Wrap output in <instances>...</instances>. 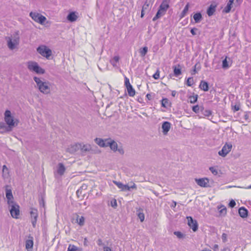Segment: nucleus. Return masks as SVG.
Segmentation results:
<instances>
[{
  "mask_svg": "<svg viewBox=\"0 0 251 251\" xmlns=\"http://www.w3.org/2000/svg\"><path fill=\"white\" fill-rule=\"evenodd\" d=\"M216 5L211 4L208 7L206 10V13L209 17L212 16L214 14L216 11Z\"/></svg>",
  "mask_w": 251,
  "mask_h": 251,
  "instance_id": "aec40b11",
  "label": "nucleus"
},
{
  "mask_svg": "<svg viewBox=\"0 0 251 251\" xmlns=\"http://www.w3.org/2000/svg\"><path fill=\"white\" fill-rule=\"evenodd\" d=\"M76 220L77 223L80 226H82L84 225L85 218L83 216H79L77 215Z\"/></svg>",
  "mask_w": 251,
  "mask_h": 251,
  "instance_id": "2f4dec72",
  "label": "nucleus"
},
{
  "mask_svg": "<svg viewBox=\"0 0 251 251\" xmlns=\"http://www.w3.org/2000/svg\"><path fill=\"white\" fill-rule=\"evenodd\" d=\"M189 8V3H187L185 5L184 9H183L181 13H180V18L181 19L183 18V17H184L185 16V15H186L188 11Z\"/></svg>",
  "mask_w": 251,
  "mask_h": 251,
  "instance_id": "bb28decb",
  "label": "nucleus"
},
{
  "mask_svg": "<svg viewBox=\"0 0 251 251\" xmlns=\"http://www.w3.org/2000/svg\"><path fill=\"white\" fill-rule=\"evenodd\" d=\"M138 217L140 220V221L141 222H143L144 221L145 219V215L144 214L143 212H139L138 213Z\"/></svg>",
  "mask_w": 251,
  "mask_h": 251,
  "instance_id": "c03bdc74",
  "label": "nucleus"
},
{
  "mask_svg": "<svg viewBox=\"0 0 251 251\" xmlns=\"http://www.w3.org/2000/svg\"><path fill=\"white\" fill-rule=\"evenodd\" d=\"M232 146L230 143H226L222 150L218 152V154L222 157H225L231 150Z\"/></svg>",
  "mask_w": 251,
  "mask_h": 251,
  "instance_id": "0eeeda50",
  "label": "nucleus"
},
{
  "mask_svg": "<svg viewBox=\"0 0 251 251\" xmlns=\"http://www.w3.org/2000/svg\"><path fill=\"white\" fill-rule=\"evenodd\" d=\"M151 0H146L142 6L141 17L143 18L146 12H148L151 8Z\"/></svg>",
  "mask_w": 251,
  "mask_h": 251,
  "instance_id": "f8f14e48",
  "label": "nucleus"
},
{
  "mask_svg": "<svg viewBox=\"0 0 251 251\" xmlns=\"http://www.w3.org/2000/svg\"><path fill=\"white\" fill-rule=\"evenodd\" d=\"M199 88L205 92L208 91L209 89V84L206 81L201 80L199 85Z\"/></svg>",
  "mask_w": 251,
  "mask_h": 251,
  "instance_id": "412c9836",
  "label": "nucleus"
},
{
  "mask_svg": "<svg viewBox=\"0 0 251 251\" xmlns=\"http://www.w3.org/2000/svg\"><path fill=\"white\" fill-rule=\"evenodd\" d=\"M119 57L118 56H114L113 58L110 60L111 64L114 66H116L118 62L119 61Z\"/></svg>",
  "mask_w": 251,
  "mask_h": 251,
  "instance_id": "f704fd0d",
  "label": "nucleus"
},
{
  "mask_svg": "<svg viewBox=\"0 0 251 251\" xmlns=\"http://www.w3.org/2000/svg\"><path fill=\"white\" fill-rule=\"evenodd\" d=\"M33 79L41 92L48 94L50 92V88L47 82L42 81L39 77L37 76H34Z\"/></svg>",
  "mask_w": 251,
  "mask_h": 251,
  "instance_id": "f03ea898",
  "label": "nucleus"
},
{
  "mask_svg": "<svg viewBox=\"0 0 251 251\" xmlns=\"http://www.w3.org/2000/svg\"><path fill=\"white\" fill-rule=\"evenodd\" d=\"M174 75L176 77H177L180 75L181 72V68L180 67V65L178 64L177 65H174L173 66Z\"/></svg>",
  "mask_w": 251,
  "mask_h": 251,
  "instance_id": "6ab92c4d",
  "label": "nucleus"
},
{
  "mask_svg": "<svg viewBox=\"0 0 251 251\" xmlns=\"http://www.w3.org/2000/svg\"><path fill=\"white\" fill-rule=\"evenodd\" d=\"M97 243L99 246L102 247L103 248V251H112L110 248L104 245L101 239H99L97 241Z\"/></svg>",
  "mask_w": 251,
  "mask_h": 251,
  "instance_id": "a878e982",
  "label": "nucleus"
},
{
  "mask_svg": "<svg viewBox=\"0 0 251 251\" xmlns=\"http://www.w3.org/2000/svg\"><path fill=\"white\" fill-rule=\"evenodd\" d=\"M174 234L177 236L179 239L182 238L184 237V235L180 231H175Z\"/></svg>",
  "mask_w": 251,
  "mask_h": 251,
  "instance_id": "a18cd8bd",
  "label": "nucleus"
},
{
  "mask_svg": "<svg viewBox=\"0 0 251 251\" xmlns=\"http://www.w3.org/2000/svg\"><path fill=\"white\" fill-rule=\"evenodd\" d=\"M130 187L127 184H124L123 188L122 191H130Z\"/></svg>",
  "mask_w": 251,
  "mask_h": 251,
  "instance_id": "864d4df0",
  "label": "nucleus"
},
{
  "mask_svg": "<svg viewBox=\"0 0 251 251\" xmlns=\"http://www.w3.org/2000/svg\"><path fill=\"white\" fill-rule=\"evenodd\" d=\"M110 205L112 207L116 208L117 206V201L115 199H113L110 201Z\"/></svg>",
  "mask_w": 251,
  "mask_h": 251,
  "instance_id": "09e8293b",
  "label": "nucleus"
},
{
  "mask_svg": "<svg viewBox=\"0 0 251 251\" xmlns=\"http://www.w3.org/2000/svg\"><path fill=\"white\" fill-rule=\"evenodd\" d=\"M9 176V169L5 165L2 166V177L4 178H7Z\"/></svg>",
  "mask_w": 251,
  "mask_h": 251,
  "instance_id": "393cba45",
  "label": "nucleus"
},
{
  "mask_svg": "<svg viewBox=\"0 0 251 251\" xmlns=\"http://www.w3.org/2000/svg\"><path fill=\"white\" fill-rule=\"evenodd\" d=\"M78 17L75 11L70 12L67 16V20L70 22H74L76 21Z\"/></svg>",
  "mask_w": 251,
  "mask_h": 251,
  "instance_id": "a211bd4d",
  "label": "nucleus"
},
{
  "mask_svg": "<svg viewBox=\"0 0 251 251\" xmlns=\"http://www.w3.org/2000/svg\"><path fill=\"white\" fill-rule=\"evenodd\" d=\"M238 213L241 217L245 218L248 216L249 211L245 207L242 206L239 208Z\"/></svg>",
  "mask_w": 251,
  "mask_h": 251,
  "instance_id": "f3484780",
  "label": "nucleus"
},
{
  "mask_svg": "<svg viewBox=\"0 0 251 251\" xmlns=\"http://www.w3.org/2000/svg\"><path fill=\"white\" fill-rule=\"evenodd\" d=\"M223 208L220 210V213L222 214H226V207L223 206Z\"/></svg>",
  "mask_w": 251,
  "mask_h": 251,
  "instance_id": "4d7b16f0",
  "label": "nucleus"
},
{
  "mask_svg": "<svg viewBox=\"0 0 251 251\" xmlns=\"http://www.w3.org/2000/svg\"><path fill=\"white\" fill-rule=\"evenodd\" d=\"M198 30V29L196 27L192 28L190 30V32L193 35H196L197 34L196 31Z\"/></svg>",
  "mask_w": 251,
  "mask_h": 251,
  "instance_id": "6e6d98bb",
  "label": "nucleus"
},
{
  "mask_svg": "<svg viewBox=\"0 0 251 251\" xmlns=\"http://www.w3.org/2000/svg\"><path fill=\"white\" fill-rule=\"evenodd\" d=\"M117 151L121 154H123L124 153V151L122 147L117 148Z\"/></svg>",
  "mask_w": 251,
  "mask_h": 251,
  "instance_id": "13d9d810",
  "label": "nucleus"
},
{
  "mask_svg": "<svg viewBox=\"0 0 251 251\" xmlns=\"http://www.w3.org/2000/svg\"><path fill=\"white\" fill-rule=\"evenodd\" d=\"M232 7V5L231 4L227 3L226 7L224 8L223 10V12L225 13H228L231 11V8Z\"/></svg>",
  "mask_w": 251,
  "mask_h": 251,
  "instance_id": "e433bc0d",
  "label": "nucleus"
},
{
  "mask_svg": "<svg viewBox=\"0 0 251 251\" xmlns=\"http://www.w3.org/2000/svg\"><path fill=\"white\" fill-rule=\"evenodd\" d=\"M76 250L77 248L76 246L70 245L68 248L67 251H76Z\"/></svg>",
  "mask_w": 251,
  "mask_h": 251,
  "instance_id": "de8ad7c7",
  "label": "nucleus"
},
{
  "mask_svg": "<svg viewBox=\"0 0 251 251\" xmlns=\"http://www.w3.org/2000/svg\"><path fill=\"white\" fill-rule=\"evenodd\" d=\"M146 98L149 100H151V95L150 94H147L146 95Z\"/></svg>",
  "mask_w": 251,
  "mask_h": 251,
  "instance_id": "e2e57ef3",
  "label": "nucleus"
},
{
  "mask_svg": "<svg viewBox=\"0 0 251 251\" xmlns=\"http://www.w3.org/2000/svg\"><path fill=\"white\" fill-rule=\"evenodd\" d=\"M161 127L163 134L166 135L170 129L171 124L167 121L164 122L162 123Z\"/></svg>",
  "mask_w": 251,
  "mask_h": 251,
  "instance_id": "dca6fc26",
  "label": "nucleus"
},
{
  "mask_svg": "<svg viewBox=\"0 0 251 251\" xmlns=\"http://www.w3.org/2000/svg\"><path fill=\"white\" fill-rule=\"evenodd\" d=\"M18 43L19 37L14 38L13 40L9 38L7 41V46L10 50H13L15 48L16 46L18 44Z\"/></svg>",
  "mask_w": 251,
  "mask_h": 251,
  "instance_id": "ddd939ff",
  "label": "nucleus"
},
{
  "mask_svg": "<svg viewBox=\"0 0 251 251\" xmlns=\"http://www.w3.org/2000/svg\"><path fill=\"white\" fill-rule=\"evenodd\" d=\"M44 201L43 198L39 200V204L40 206H44Z\"/></svg>",
  "mask_w": 251,
  "mask_h": 251,
  "instance_id": "680f3d73",
  "label": "nucleus"
},
{
  "mask_svg": "<svg viewBox=\"0 0 251 251\" xmlns=\"http://www.w3.org/2000/svg\"><path fill=\"white\" fill-rule=\"evenodd\" d=\"M186 84L188 86H192L194 84L193 78L192 77H188L187 79Z\"/></svg>",
  "mask_w": 251,
  "mask_h": 251,
  "instance_id": "ea45409f",
  "label": "nucleus"
},
{
  "mask_svg": "<svg viewBox=\"0 0 251 251\" xmlns=\"http://www.w3.org/2000/svg\"><path fill=\"white\" fill-rule=\"evenodd\" d=\"M187 219L189 226L192 228L194 232L197 231L198 229V224L197 221L196 220L193 219V218L191 216L187 217Z\"/></svg>",
  "mask_w": 251,
  "mask_h": 251,
  "instance_id": "6e6552de",
  "label": "nucleus"
},
{
  "mask_svg": "<svg viewBox=\"0 0 251 251\" xmlns=\"http://www.w3.org/2000/svg\"><path fill=\"white\" fill-rule=\"evenodd\" d=\"M125 85L126 87L131 86L129 82V79L126 76L125 77Z\"/></svg>",
  "mask_w": 251,
  "mask_h": 251,
  "instance_id": "49530a36",
  "label": "nucleus"
},
{
  "mask_svg": "<svg viewBox=\"0 0 251 251\" xmlns=\"http://www.w3.org/2000/svg\"><path fill=\"white\" fill-rule=\"evenodd\" d=\"M29 16L35 22L41 25L44 24L46 20V18L45 16L35 12H30L29 13Z\"/></svg>",
  "mask_w": 251,
  "mask_h": 251,
  "instance_id": "39448f33",
  "label": "nucleus"
},
{
  "mask_svg": "<svg viewBox=\"0 0 251 251\" xmlns=\"http://www.w3.org/2000/svg\"><path fill=\"white\" fill-rule=\"evenodd\" d=\"M171 103L167 98H163L161 100V106L164 108H167L170 106Z\"/></svg>",
  "mask_w": 251,
  "mask_h": 251,
  "instance_id": "cd10ccee",
  "label": "nucleus"
},
{
  "mask_svg": "<svg viewBox=\"0 0 251 251\" xmlns=\"http://www.w3.org/2000/svg\"><path fill=\"white\" fill-rule=\"evenodd\" d=\"M197 184L201 187L207 188L210 187L209 184V179L207 177L195 178Z\"/></svg>",
  "mask_w": 251,
  "mask_h": 251,
  "instance_id": "1a4fd4ad",
  "label": "nucleus"
},
{
  "mask_svg": "<svg viewBox=\"0 0 251 251\" xmlns=\"http://www.w3.org/2000/svg\"><path fill=\"white\" fill-rule=\"evenodd\" d=\"M193 19L194 20V23L193 22V20L191 19V23L197 24L199 23L202 20V16L200 12H197L193 16Z\"/></svg>",
  "mask_w": 251,
  "mask_h": 251,
  "instance_id": "4468645a",
  "label": "nucleus"
},
{
  "mask_svg": "<svg viewBox=\"0 0 251 251\" xmlns=\"http://www.w3.org/2000/svg\"><path fill=\"white\" fill-rule=\"evenodd\" d=\"M234 0H229L227 3H229V4H231L233 5V3L234 2Z\"/></svg>",
  "mask_w": 251,
  "mask_h": 251,
  "instance_id": "338daca9",
  "label": "nucleus"
},
{
  "mask_svg": "<svg viewBox=\"0 0 251 251\" xmlns=\"http://www.w3.org/2000/svg\"><path fill=\"white\" fill-rule=\"evenodd\" d=\"M30 216L31 218V223L32 226L35 227L36 224L37 219L38 217V211L36 209L31 208L30 212Z\"/></svg>",
  "mask_w": 251,
  "mask_h": 251,
  "instance_id": "9b49d317",
  "label": "nucleus"
},
{
  "mask_svg": "<svg viewBox=\"0 0 251 251\" xmlns=\"http://www.w3.org/2000/svg\"><path fill=\"white\" fill-rule=\"evenodd\" d=\"M130 187V189H134V188H136V185L134 184L133 185L131 186H129Z\"/></svg>",
  "mask_w": 251,
  "mask_h": 251,
  "instance_id": "774afa93",
  "label": "nucleus"
},
{
  "mask_svg": "<svg viewBox=\"0 0 251 251\" xmlns=\"http://www.w3.org/2000/svg\"><path fill=\"white\" fill-rule=\"evenodd\" d=\"M152 77L155 79H159V71L158 70H157L156 71V72L154 74V75H153Z\"/></svg>",
  "mask_w": 251,
  "mask_h": 251,
  "instance_id": "3c124183",
  "label": "nucleus"
},
{
  "mask_svg": "<svg viewBox=\"0 0 251 251\" xmlns=\"http://www.w3.org/2000/svg\"><path fill=\"white\" fill-rule=\"evenodd\" d=\"M78 146L81 148L82 152H85L91 150V146L90 145H83L82 146L81 144H78Z\"/></svg>",
  "mask_w": 251,
  "mask_h": 251,
  "instance_id": "c756f323",
  "label": "nucleus"
},
{
  "mask_svg": "<svg viewBox=\"0 0 251 251\" xmlns=\"http://www.w3.org/2000/svg\"><path fill=\"white\" fill-rule=\"evenodd\" d=\"M176 91H173L172 92V96L173 97H175L176 95Z\"/></svg>",
  "mask_w": 251,
  "mask_h": 251,
  "instance_id": "0e129e2a",
  "label": "nucleus"
},
{
  "mask_svg": "<svg viewBox=\"0 0 251 251\" xmlns=\"http://www.w3.org/2000/svg\"><path fill=\"white\" fill-rule=\"evenodd\" d=\"M109 147L113 151L116 152L117 151L118 145L115 141L113 140L112 142H111V145Z\"/></svg>",
  "mask_w": 251,
  "mask_h": 251,
  "instance_id": "4c0bfd02",
  "label": "nucleus"
},
{
  "mask_svg": "<svg viewBox=\"0 0 251 251\" xmlns=\"http://www.w3.org/2000/svg\"><path fill=\"white\" fill-rule=\"evenodd\" d=\"M113 182L119 188L122 190L124 186V184L121 182L113 180Z\"/></svg>",
  "mask_w": 251,
  "mask_h": 251,
  "instance_id": "a19ab883",
  "label": "nucleus"
},
{
  "mask_svg": "<svg viewBox=\"0 0 251 251\" xmlns=\"http://www.w3.org/2000/svg\"><path fill=\"white\" fill-rule=\"evenodd\" d=\"M127 89V91L128 93V95L130 97H133L135 95V91L134 89L133 88L132 86H130L127 87H126Z\"/></svg>",
  "mask_w": 251,
  "mask_h": 251,
  "instance_id": "c85d7f7f",
  "label": "nucleus"
},
{
  "mask_svg": "<svg viewBox=\"0 0 251 251\" xmlns=\"http://www.w3.org/2000/svg\"><path fill=\"white\" fill-rule=\"evenodd\" d=\"M36 50L40 54L47 59H49L52 54L51 50L45 45L39 46Z\"/></svg>",
  "mask_w": 251,
  "mask_h": 251,
  "instance_id": "20e7f679",
  "label": "nucleus"
},
{
  "mask_svg": "<svg viewBox=\"0 0 251 251\" xmlns=\"http://www.w3.org/2000/svg\"><path fill=\"white\" fill-rule=\"evenodd\" d=\"M9 186L6 185L5 186V196L7 200V203L8 204H11L13 202H14L13 201V196L12 194V190L11 189H8Z\"/></svg>",
  "mask_w": 251,
  "mask_h": 251,
  "instance_id": "9d476101",
  "label": "nucleus"
},
{
  "mask_svg": "<svg viewBox=\"0 0 251 251\" xmlns=\"http://www.w3.org/2000/svg\"><path fill=\"white\" fill-rule=\"evenodd\" d=\"M165 14V13L163 12L162 10H161L160 9H158V10L157 13H156L155 16L153 18L152 21H156L157 19L160 18L162 16H163Z\"/></svg>",
  "mask_w": 251,
  "mask_h": 251,
  "instance_id": "7c9ffc66",
  "label": "nucleus"
},
{
  "mask_svg": "<svg viewBox=\"0 0 251 251\" xmlns=\"http://www.w3.org/2000/svg\"><path fill=\"white\" fill-rule=\"evenodd\" d=\"M169 7V4L166 0H163L160 5L159 9L162 11L163 12L166 13V11Z\"/></svg>",
  "mask_w": 251,
  "mask_h": 251,
  "instance_id": "4be33fe9",
  "label": "nucleus"
},
{
  "mask_svg": "<svg viewBox=\"0 0 251 251\" xmlns=\"http://www.w3.org/2000/svg\"><path fill=\"white\" fill-rule=\"evenodd\" d=\"M112 140L110 139H106L104 140V147H110L111 142H112Z\"/></svg>",
  "mask_w": 251,
  "mask_h": 251,
  "instance_id": "37998d69",
  "label": "nucleus"
},
{
  "mask_svg": "<svg viewBox=\"0 0 251 251\" xmlns=\"http://www.w3.org/2000/svg\"><path fill=\"white\" fill-rule=\"evenodd\" d=\"M33 242L32 240H27L25 242V248L28 250L32 248Z\"/></svg>",
  "mask_w": 251,
  "mask_h": 251,
  "instance_id": "58836bf2",
  "label": "nucleus"
},
{
  "mask_svg": "<svg viewBox=\"0 0 251 251\" xmlns=\"http://www.w3.org/2000/svg\"><path fill=\"white\" fill-rule=\"evenodd\" d=\"M222 239L223 242H226L227 241V234L225 233H223L222 235Z\"/></svg>",
  "mask_w": 251,
  "mask_h": 251,
  "instance_id": "5fc2aeb1",
  "label": "nucleus"
},
{
  "mask_svg": "<svg viewBox=\"0 0 251 251\" xmlns=\"http://www.w3.org/2000/svg\"><path fill=\"white\" fill-rule=\"evenodd\" d=\"M95 142L100 147H104V140L99 138H96L95 139Z\"/></svg>",
  "mask_w": 251,
  "mask_h": 251,
  "instance_id": "c9c22d12",
  "label": "nucleus"
},
{
  "mask_svg": "<svg viewBox=\"0 0 251 251\" xmlns=\"http://www.w3.org/2000/svg\"><path fill=\"white\" fill-rule=\"evenodd\" d=\"M7 126L5 125L3 122H0V129L4 128L6 130Z\"/></svg>",
  "mask_w": 251,
  "mask_h": 251,
  "instance_id": "bf43d9fd",
  "label": "nucleus"
},
{
  "mask_svg": "<svg viewBox=\"0 0 251 251\" xmlns=\"http://www.w3.org/2000/svg\"><path fill=\"white\" fill-rule=\"evenodd\" d=\"M198 95L195 94L193 96H190L188 97V99L190 100V102L191 103H195L198 100Z\"/></svg>",
  "mask_w": 251,
  "mask_h": 251,
  "instance_id": "72a5a7b5",
  "label": "nucleus"
},
{
  "mask_svg": "<svg viewBox=\"0 0 251 251\" xmlns=\"http://www.w3.org/2000/svg\"><path fill=\"white\" fill-rule=\"evenodd\" d=\"M233 109L234 111H237L240 109V106L236 104L233 107Z\"/></svg>",
  "mask_w": 251,
  "mask_h": 251,
  "instance_id": "052dcab7",
  "label": "nucleus"
},
{
  "mask_svg": "<svg viewBox=\"0 0 251 251\" xmlns=\"http://www.w3.org/2000/svg\"><path fill=\"white\" fill-rule=\"evenodd\" d=\"M232 64V61L230 58L227 56H226L225 58L222 61V68L226 70L229 68Z\"/></svg>",
  "mask_w": 251,
  "mask_h": 251,
  "instance_id": "2eb2a0df",
  "label": "nucleus"
},
{
  "mask_svg": "<svg viewBox=\"0 0 251 251\" xmlns=\"http://www.w3.org/2000/svg\"><path fill=\"white\" fill-rule=\"evenodd\" d=\"M4 121L8 125L6 127V131H11L15 126V122L14 117L11 115V111L9 110H6L4 112Z\"/></svg>",
  "mask_w": 251,
  "mask_h": 251,
  "instance_id": "f257e3e1",
  "label": "nucleus"
},
{
  "mask_svg": "<svg viewBox=\"0 0 251 251\" xmlns=\"http://www.w3.org/2000/svg\"><path fill=\"white\" fill-rule=\"evenodd\" d=\"M236 205V202L233 200H231L229 201V202L228 203L229 207L231 208L234 207Z\"/></svg>",
  "mask_w": 251,
  "mask_h": 251,
  "instance_id": "8fccbe9b",
  "label": "nucleus"
},
{
  "mask_svg": "<svg viewBox=\"0 0 251 251\" xmlns=\"http://www.w3.org/2000/svg\"><path fill=\"white\" fill-rule=\"evenodd\" d=\"M234 0H229L227 3H229V4H231L233 5V3L234 2Z\"/></svg>",
  "mask_w": 251,
  "mask_h": 251,
  "instance_id": "69168bd1",
  "label": "nucleus"
},
{
  "mask_svg": "<svg viewBox=\"0 0 251 251\" xmlns=\"http://www.w3.org/2000/svg\"><path fill=\"white\" fill-rule=\"evenodd\" d=\"M201 106L200 107L199 105H196L192 107V110L196 113H199L201 111Z\"/></svg>",
  "mask_w": 251,
  "mask_h": 251,
  "instance_id": "79ce46f5",
  "label": "nucleus"
},
{
  "mask_svg": "<svg viewBox=\"0 0 251 251\" xmlns=\"http://www.w3.org/2000/svg\"><path fill=\"white\" fill-rule=\"evenodd\" d=\"M27 67L30 71L34 72L37 74L42 75L45 73V70L35 61H30L27 62Z\"/></svg>",
  "mask_w": 251,
  "mask_h": 251,
  "instance_id": "7ed1b4c3",
  "label": "nucleus"
},
{
  "mask_svg": "<svg viewBox=\"0 0 251 251\" xmlns=\"http://www.w3.org/2000/svg\"><path fill=\"white\" fill-rule=\"evenodd\" d=\"M11 207L10 209V213L11 216L15 219L18 218L20 215V206L16 202H14L11 204H8Z\"/></svg>",
  "mask_w": 251,
  "mask_h": 251,
  "instance_id": "423d86ee",
  "label": "nucleus"
},
{
  "mask_svg": "<svg viewBox=\"0 0 251 251\" xmlns=\"http://www.w3.org/2000/svg\"><path fill=\"white\" fill-rule=\"evenodd\" d=\"M201 112L203 115L202 117H209L212 114V111L210 110L204 109L203 106H201Z\"/></svg>",
  "mask_w": 251,
  "mask_h": 251,
  "instance_id": "b1692460",
  "label": "nucleus"
},
{
  "mask_svg": "<svg viewBox=\"0 0 251 251\" xmlns=\"http://www.w3.org/2000/svg\"><path fill=\"white\" fill-rule=\"evenodd\" d=\"M148 51V48L147 47H144L139 50V53L142 57L145 56L147 53Z\"/></svg>",
  "mask_w": 251,
  "mask_h": 251,
  "instance_id": "473e14b6",
  "label": "nucleus"
},
{
  "mask_svg": "<svg viewBox=\"0 0 251 251\" xmlns=\"http://www.w3.org/2000/svg\"><path fill=\"white\" fill-rule=\"evenodd\" d=\"M65 170L66 169L63 164L62 163H59L57 168V174L60 176H62L64 174Z\"/></svg>",
  "mask_w": 251,
  "mask_h": 251,
  "instance_id": "5701e85b",
  "label": "nucleus"
},
{
  "mask_svg": "<svg viewBox=\"0 0 251 251\" xmlns=\"http://www.w3.org/2000/svg\"><path fill=\"white\" fill-rule=\"evenodd\" d=\"M209 170L214 175H216L218 174L217 170L215 168H214L213 167H210Z\"/></svg>",
  "mask_w": 251,
  "mask_h": 251,
  "instance_id": "603ef678",
  "label": "nucleus"
}]
</instances>
